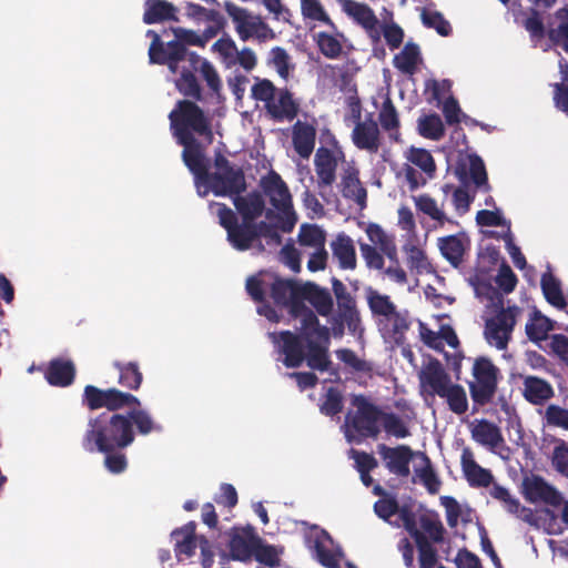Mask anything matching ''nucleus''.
Instances as JSON below:
<instances>
[{
	"label": "nucleus",
	"instance_id": "19",
	"mask_svg": "<svg viewBox=\"0 0 568 568\" xmlns=\"http://www.w3.org/2000/svg\"><path fill=\"white\" fill-rule=\"evenodd\" d=\"M171 537L175 540L174 552L179 561L194 556L197 547L196 524L189 521L180 528L171 532Z\"/></svg>",
	"mask_w": 568,
	"mask_h": 568
},
{
	"label": "nucleus",
	"instance_id": "37",
	"mask_svg": "<svg viewBox=\"0 0 568 568\" xmlns=\"http://www.w3.org/2000/svg\"><path fill=\"white\" fill-rule=\"evenodd\" d=\"M195 71L191 67H183L180 77L175 80L178 91L184 97L193 99L194 103L203 100L201 85L194 74Z\"/></svg>",
	"mask_w": 568,
	"mask_h": 568
},
{
	"label": "nucleus",
	"instance_id": "64",
	"mask_svg": "<svg viewBox=\"0 0 568 568\" xmlns=\"http://www.w3.org/2000/svg\"><path fill=\"white\" fill-rule=\"evenodd\" d=\"M337 358L343 362L345 365L349 366L356 372H368L371 371V365L361 359L356 353L351 348H341L336 351Z\"/></svg>",
	"mask_w": 568,
	"mask_h": 568
},
{
	"label": "nucleus",
	"instance_id": "47",
	"mask_svg": "<svg viewBox=\"0 0 568 568\" xmlns=\"http://www.w3.org/2000/svg\"><path fill=\"white\" fill-rule=\"evenodd\" d=\"M333 317L346 323L347 329L352 335L361 334L364 331L357 306L337 308V313Z\"/></svg>",
	"mask_w": 568,
	"mask_h": 568
},
{
	"label": "nucleus",
	"instance_id": "33",
	"mask_svg": "<svg viewBox=\"0 0 568 568\" xmlns=\"http://www.w3.org/2000/svg\"><path fill=\"white\" fill-rule=\"evenodd\" d=\"M257 541L258 537L253 535H244L237 531L234 532L229 542L232 558L240 561L250 560L253 556Z\"/></svg>",
	"mask_w": 568,
	"mask_h": 568
},
{
	"label": "nucleus",
	"instance_id": "17",
	"mask_svg": "<svg viewBox=\"0 0 568 568\" xmlns=\"http://www.w3.org/2000/svg\"><path fill=\"white\" fill-rule=\"evenodd\" d=\"M267 114L275 121H292L300 111V104L294 100L292 92L284 88L278 89L273 100L265 105Z\"/></svg>",
	"mask_w": 568,
	"mask_h": 568
},
{
	"label": "nucleus",
	"instance_id": "60",
	"mask_svg": "<svg viewBox=\"0 0 568 568\" xmlns=\"http://www.w3.org/2000/svg\"><path fill=\"white\" fill-rule=\"evenodd\" d=\"M245 287L247 294L254 302L264 303L266 301V290H270V282H267L264 277L250 276L246 280Z\"/></svg>",
	"mask_w": 568,
	"mask_h": 568
},
{
	"label": "nucleus",
	"instance_id": "50",
	"mask_svg": "<svg viewBox=\"0 0 568 568\" xmlns=\"http://www.w3.org/2000/svg\"><path fill=\"white\" fill-rule=\"evenodd\" d=\"M408 160L429 178H433L436 172V164L429 151L419 148H410Z\"/></svg>",
	"mask_w": 568,
	"mask_h": 568
},
{
	"label": "nucleus",
	"instance_id": "59",
	"mask_svg": "<svg viewBox=\"0 0 568 568\" xmlns=\"http://www.w3.org/2000/svg\"><path fill=\"white\" fill-rule=\"evenodd\" d=\"M469 174L477 187H485L486 191L490 189L485 164L477 155L469 158Z\"/></svg>",
	"mask_w": 568,
	"mask_h": 568
},
{
	"label": "nucleus",
	"instance_id": "5",
	"mask_svg": "<svg viewBox=\"0 0 568 568\" xmlns=\"http://www.w3.org/2000/svg\"><path fill=\"white\" fill-rule=\"evenodd\" d=\"M420 379L433 392L446 399L448 408L463 415L468 410V399L465 388L459 384H452L449 375L437 358H432L422 371Z\"/></svg>",
	"mask_w": 568,
	"mask_h": 568
},
{
	"label": "nucleus",
	"instance_id": "63",
	"mask_svg": "<svg viewBox=\"0 0 568 568\" xmlns=\"http://www.w3.org/2000/svg\"><path fill=\"white\" fill-rule=\"evenodd\" d=\"M545 419L547 425L568 430V409L551 404L546 408Z\"/></svg>",
	"mask_w": 568,
	"mask_h": 568
},
{
	"label": "nucleus",
	"instance_id": "12",
	"mask_svg": "<svg viewBox=\"0 0 568 568\" xmlns=\"http://www.w3.org/2000/svg\"><path fill=\"white\" fill-rule=\"evenodd\" d=\"M261 187L264 194L270 199L273 207L287 217L288 226H283V230L290 231L295 224L296 217L287 184L277 172L271 171L261 179Z\"/></svg>",
	"mask_w": 568,
	"mask_h": 568
},
{
	"label": "nucleus",
	"instance_id": "52",
	"mask_svg": "<svg viewBox=\"0 0 568 568\" xmlns=\"http://www.w3.org/2000/svg\"><path fill=\"white\" fill-rule=\"evenodd\" d=\"M422 529L428 534L434 542H442L444 539L445 528L435 514H423L418 518Z\"/></svg>",
	"mask_w": 568,
	"mask_h": 568
},
{
	"label": "nucleus",
	"instance_id": "24",
	"mask_svg": "<svg viewBox=\"0 0 568 568\" xmlns=\"http://www.w3.org/2000/svg\"><path fill=\"white\" fill-rule=\"evenodd\" d=\"M316 129L307 122L296 121L293 125L292 142L295 152L303 159H308L314 151Z\"/></svg>",
	"mask_w": 568,
	"mask_h": 568
},
{
	"label": "nucleus",
	"instance_id": "22",
	"mask_svg": "<svg viewBox=\"0 0 568 568\" xmlns=\"http://www.w3.org/2000/svg\"><path fill=\"white\" fill-rule=\"evenodd\" d=\"M233 204L242 217V221L253 222L262 216L265 210V201L260 192L253 191L246 195H234Z\"/></svg>",
	"mask_w": 568,
	"mask_h": 568
},
{
	"label": "nucleus",
	"instance_id": "32",
	"mask_svg": "<svg viewBox=\"0 0 568 568\" xmlns=\"http://www.w3.org/2000/svg\"><path fill=\"white\" fill-rule=\"evenodd\" d=\"M113 367L119 372L118 383L123 388L138 390L143 381V374L140 371L138 362L114 361Z\"/></svg>",
	"mask_w": 568,
	"mask_h": 568
},
{
	"label": "nucleus",
	"instance_id": "26",
	"mask_svg": "<svg viewBox=\"0 0 568 568\" xmlns=\"http://www.w3.org/2000/svg\"><path fill=\"white\" fill-rule=\"evenodd\" d=\"M178 8L166 0H145L143 22L145 24L179 21Z\"/></svg>",
	"mask_w": 568,
	"mask_h": 568
},
{
	"label": "nucleus",
	"instance_id": "11",
	"mask_svg": "<svg viewBox=\"0 0 568 568\" xmlns=\"http://www.w3.org/2000/svg\"><path fill=\"white\" fill-rule=\"evenodd\" d=\"M499 304L500 310L485 321L484 337L488 345L504 351L511 339L520 308L517 305L504 307L501 300Z\"/></svg>",
	"mask_w": 568,
	"mask_h": 568
},
{
	"label": "nucleus",
	"instance_id": "27",
	"mask_svg": "<svg viewBox=\"0 0 568 568\" xmlns=\"http://www.w3.org/2000/svg\"><path fill=\"white\" fill-rule=\"evenodd\" d=\"M490 496L503 503L504 508L508 513L516 515L528 524L535 523L532 510L528 507L521 506L519 500L514 497L507 488L495 484L490 490Z\"/></svg>",
	"mask_w": 568,
	"mask_h": 568
},
{
	"label": "nucleus",
	"instance_id": "44",
	"mask_svg": "<svg viewBox=\"0 0 568 568\" xmlns=\"http://www.w3.org/2000/svg\"><path fill=\"white\" fill-rule=\"evenodd\" d=\"M344 408V400L337 387H328L320 405V412L328 417L338 415Z\"/></svg>",
	"mask_w": 568,
	"mask_h": 568
},
{
	"label": "nucleus",
	"instance_id": "49",
	"mask_svg": "<svg viewBox=\"0 0 568 568\" xmlns=\"http://www.w3.org/2000/svg\"><path fill=\"white\" fill-rule=\"evenodd\" d=\"M557 16L561 21L557 28L548 31V38L554 44L560 45L568 53V10L561 9Z\"/></svg>",
	"mask_w": 568,
	"mask_h": 568
},
{
	"label": "nucleus",
	"instance_id": "51",
	"mask_svg": "<svg viewBox=\"0 0 568 568\" xmlns=\"http://www.w3.org/2000/svg\"><path fill=\"white\" fill-rule=\"evenodd\" d=\"M422 21L425 27L435 29L442 37H448L452 33L450 23L438 11L424 9L422 12Z\"/></svg>",
	"mask_w": 568,
	"mask_h": 568
},
{
	"label": "nucleus",
	"instance_id": "18",
	"mask_svg": "<svg viewBox=\"0 0 568 568\" xmlns=\"http://www.w3.org/2000/svg\"><path fill=\"white\" fill-rule=\"evenodd\" d=\"M469 237L460 232L438 239L442 255L454 266L458 267L464 261V254L469 248Z\"/></svg>",
	"mask_w": 568,
	"mask_h": 568
},
{
	"label": "nucleus",
	"instance_id": "15",
	"mask_svg": "<svg viewBox=\"0 0 568 568\" xmlns=\"http://www.w3.org/2000/svg\"><path fill=\"white\" fill-rule=\"evenodd\" d=\"M377 452L385 462L386 468L398 477H408L410 474L409 464L415 453L407 445L388 447L385 444L377 446Z\"/></svg>",
	"mask_w": 568,
	"mask_h": 568
},
{
	"label": "nucleus",
	"instance_id": "21",
	"mask_svg": "<svg viewBox=\"0 0 568 568\" xmlns=\"http://www.w3.org/2000/svg\"><path fill=\"white\" fill-rule=\"evenodd\" d=\"M462 469L471 487H488L493 481L490 470L483 468L474 458L469 447H465L460 457Z\"/></svg>",
	"mask_w": 568,
	"mask_h": 568
},
{
	"label": "nucleus",
	"instance_id": "55",
	"mask_svg": "<svg viewBox=\"0 0 568 568\" xmlns=\"http://www.w3.org/2000/svg\"><path fill=\"white\" fill-rule=\"evenodd\" d=\"M271 59L270 63L273 64L276 72L283 80H287L293 69L291 64V57L287 51L282 47H275L270 52Z\"/></svg>",
	"mask_w": 568,
	"mask_h": 568
},
{
	"label": "nucleus",
	"instance_id": "30",
	"mask_svg": "<svg viewBox=\"0 0 568 568\" xmlns=\"http://www.w3.org/2000/svg\"><path fill=\"white\" fill-rule=\"evenodd\" d=\"M332 253L343 270H354L356 267V251L353 240L342 233L331 244Z\"/></svg>",
	"mask_w": 568,
	"mask_h": 568
},
{
	"label": "nucleus",
	"instance_id": "35",
	"mask_svg": "<svg viewBox=\"0 0 568 568\" xmlns=\"http://www.w3.org/2000/svg\"><path fill=\"white\" fill-rule=\"evenodd\" d=\"M540 285L546 301L559 308L565 310L567 302L561 290L560 281L550 272L541 275Z\"/></svg>",
	"mask_w": 568,
	"mask_h": 568
},
{
	"label": "nucleus",
	"instance_id": "34",
	"mask_svg": "<svg viewBox=\"0 0 568 568\" xmlns=\"http://www.w3.org/2000/svg\"><path fill=\"white\" fill-rule=\"evenodd\" d=\"M378 121L382 129L388 132L389 138L394 141H398L400 126L399 115L389 97L382 103V108L378 112Z\"/></svg>",
	"mask_w": 568,
	"mask_h": 568
},
{
	"label": "nucleus",
	"instance_id": "41",
	"mask_svg": "<svg viewBox=\"0 0 568 568\" xmlns=\"http://www.w3.org/2000/svg\"><path fill=\"white\" fill-rule=\"evenodd\" d=\"M416 455L419 456L424 463L422 467L415 468L416 475L419 477L420 481L429 494H437L439 491L442 481L436 475L429 457L422 452H418Z\"/></svg>",
	"mask_w": 568,
	"mask_h": 568
},
{
	"label": "nucleus",
	"instance_id": "7",
	"mask_svg": "<svg viewBox=\"0 0 568 568\" xmlns=\"http://www.w3.org/2000/svg\"><path fill=\"white\" fill-rule=\"evenodd\" d=\"M215 171L207 173L202 182L207 184L216 196H234L246 190L244 172L235 168L221 152L214 155Z\"/></svg>",
	"mask_w": 568,
	"mask_h": 568
},
{
	"label": "nucleus",
	"instance_id": "45",
	"mask_svg": "<svg viewBox=\"0 0 568 568\" xmlns=\"http://www.w3.org/2000/svg\"><path fill=\"white\" fill-rule=\"evenodd\" d=\"M418 549V559L420 568H433L437 562L436 549L432 546L425 534L414 538Z\"/></svg>",
	"mask_w": 568,
	"mask_h": 568
},
{
	"label": "nucleus",
	"instance_id": "9",
	"mask_svg": "<svg viewBox=\"0 0 568 568\" xmlns=\"http://www.w3.org/2000/svg\"><path fill=\"white\" fill-rule=\"evenodd\" d=\"M217 206L220 225L227 233V241L233 248L243 252L257 245V233L255 223H239L236 214L224 203H214Z\"/></svg>",
	"mask_w": 568,
	"mask_h": 568
},
{
	"label": "nucleus",
	"instance_id": "2",
	"mask_svg": "<svg viewBox=\"0 0 568 568\" xmlns=\"http://www.w3.org/2000/svg\"><path fill=\"white\" fill-rule=\"evenodd\" d=\"M268 291L275 305L290 307L291 315L301 318L300 333L288 329L268 333L277 352L284 355L283 364L287 368H296L306 362L311 369L329 371V329L304 304L305 287L293 280L274 275Z\"/></svg>",
	"mask_w": 568,
	"mask_h": 568
},
{
	"label": "nucleus",
	"instance_id": "14",
	"mask_svg": "<svg viewBox=\"0 0 568 568\" xmlns=\"http://www.w3.org/2000/svg\"><path fill=\"white\" fill-rule=\"evenodd\" d=\"M523 493L526 500L536 504L558 507L562 503V495L540 476L526 478L523 483Z\"/></svg>",
	"mask_w": 568,
	"mask_h": 568
},
{
	"label": "nucleus",
	"instance_id": "10",
	"mask_svg": "<svg viewBox=\"0 0 568 568\" xmlns=\"http://www.w3.org/2000/svg\"><path fill=\"white\" fill-rule=\"evenodd\" d=\"M149 59L151 63L168 65L172 73L178 72L179 64L182 61H186L189 63L187 68L191 67L193 70H197L201 62V57L193 51H189L183 43L175 41L164 43L158 37L154 41H151Z\"/></svg>",
	"mask_w": 568,
	"mask_h": 568
},
{
	"label": "nucleus",
	"instance_id": "3",
	"mask_svg": "<svg viewBox=\"0 0 568 568\" xmlns=\"http://www.w3.org/2000/svg\"><path fill=\"white\" fill-rule=\"evenodd\" d=\"M170 126L178 143L183 145L182 159L195 178L197 194L207 195V190L201 192V182L209 173L200 142L193 133L203 136L209 143L213 141L210 119L204 111L191 100H179L169 114Z\"/></svg>",
	"mask_w": 568,
	"mask_h": 568
},
{
	"label": "nucleus",
	"instance_id": "1",
	"mask_svg": "<svg viewBox=\"0 0 568 568\" xmlns=\"http://www.w3.org/2000/svg\"><path fill=\"white\" fill-rule=\"evenodd\" d=\"M82 404L90 410L106 409L88 420V428L81 440L87 453L125 449L135 440L134 427L141 436L163 432V426L150 412L141 408L140 399L131 393L114 387L101 389L87 385Z\"/></svg>",
	"mask_w": 568,
	"mask_h": 568
},
{
	"label": "nucleus",
	"instance_id": "38",
	"mask_svg": "<svg viewBox=\"0 0 568 568\" xmlns=\"http://www.w3.org/2000/svg\"><path fill=\"white\" fill-rule=\"evenodd\" d=\"M414 202L417 211L435 221L438 226L442 227L446 223H454V221L445 214L444 210L438 206L436 200L430 195L420 194L418 196H414Z\"/></svg>",
	"mask_w": 568,
	"mask_h": 568
},
{
	"label": "nucleus",
	"instance_id": "57",
	"mask_svg": "<svg viewBox=\"0 0 568 568\" xmlns=\"http://www.w3.org/2000/svg\"><path fill=\"white\" fill-rule=\"evenodd\" d=\"M197 71L201 72L209 89L213 93L220 94L221 89H222V82H221V78H220L216 69L214 68V65L210 61L201 58V62L199 63Z\"/></svg>",
	"mask_w": 568,
	"mask_h": 568
},
{
	"label": "nucleus",
	"instance_id": "43",
	"mask_svg": "<svg viewBox=\"0 0 568 568\" xmlns=\"http://www.w3.org/2000/svg\"><path fill=\"white\" fill-rule=\"evenodd\" d=\"M343 9L349 17H352L364 29L366 27L372 26L373 22H378V19L375 16L372 8H369L365 3H359L354 0H346L344 2Z\"/></svg>",
	"mask_w": 568,
	"mask_h": 568
},
{
	"label": "nucleus",
	"instance_id": "62",
	"mask_svg": "<svg viewBox=\"0 0 568 568\" xmlns=\"http://www.w3.org/2000/svg\"><path fill=\"white\" fill-rule=\"evenodd\" d=\"M104 454L103 465L111 474H122L128 468V458L122 450H111Z\"/></svg>",
	"mask_w": 568,
	"mask_h": 568
},
{
	"label": "nucleus",
	"instance_id": "46",
	"mask_svg": "<svg viewBox=\"0 0 568 568\" xmlns=\"http://www.w3.org/2000/svg\"><path fill=\"white\" fill-rule=\"evenodd\" d=\"M381 422L384 430L396 438H406L410 436L409 428L404 420L395 413L382 412Z\"/></svg>",
	"mask_w": 568,
	"mask_h": 568
},
{
	"label": "nucleus",
	"instance_id": "8",
	"mask_svg": "<svg viewBox=\"0 0 568 568\" xmlns=\"http://www.w3.org/2000/svg\"><path fill=\"white\" fill-rule=\"evenodd\" d=\"M372 244L359 243L361 255L369 270H383L385 257H395V237L387 234L377 223H369L365 229Z\"/></svg>",
	"mask_w": 568,
	"mask_h": 568
},
{
	"label": "nucleus",
	"instance_id": "29",
	"mask_svg": "<svg viewBox=\"0 0 568 568\" xmlns=\"http://www.w3.org/2000/svg\"><path fill=\"white\" fill-rule=\"evenodd\" d=\"M523 384V395L532 405H542L554 396L552 386L542 378L525 376Z\"/></svg>",
	"mask_w": 568,
	"mask_h": 568
},
{
	"label": "nucleus",
	"instance_id": "56",
	"mask_svg": "<svg viewBox=\"0 0 568 568\" xmlns=\"http://www.w3.org/2000/svg\"><path fill=\"white\" fill-rule=\"evenodd\" d=\"M405 251L407 254V265L412 271H416L418 274L428 271L430 264L424 250L416 245H410L405 247Z\"/></svg>",
	"mask_w": 568,
	"mask_h": 568
},
{
	"label": "nucleus",
	"instance_id": "23",
	"mask_svg": "<svg viewBox=\"0 0 568 568\" xmlns=\"http://www.w3.org/2000/svg\"><path fill=\"white\" fill-rule=\"evenodd\" d=\"M378 325L389 338L398 346L405 344L406 333L410 327V320L408 311H394L392 316L379 320Z\"/></svg>",
	"mask_w": 568,
	"mask_h": 568
},
{
	"label": "nucleus",
	"instance_id": "31",
	"mask_svg": "<svg viewBox=\"0 0 568 568\" xmlns=\"http://www.w3.org/2000/svg\"><path fill=\"white\" fill-rule=\"evenodd\" d=\"M304 287V298H306L314 307L316 312L315 314L324 317L331 315L334 307V301L328 290L320 287L316 284H310L308 286Z\"/></svg>",
	"mask_w": 568,
	"mask_h": 568
},
{
	"label": "nucleus",
	"instance_id": "58",
	"mask_svg": "<svg viewBox=\"0 0 568 568\" xmlns=\"http://www.w3.org/2000/svg\"><path fill=\"white\" fill-rule=\"evenodd\" d=\"M300 242L302 245L324 247L325 235L317 225H302L300 232Z\"/></svg>",
	"mask_w": 568,
	"mask_h": 568
},
{
	"label": "nucleus",
	"instance_id": "48",
	"mask_svg": "<svg viewBox=\"0 0 568 568\" xmlns=\"http://www.w3.org/2000/svg\"><path fill=\"white\" fill-rule=\"evenodd\" d=\"M315 41L321 53L328 59H337L343 51L342 43L327 32H318Z\"/></svg>",
	"mask_w": 568,
	"mask_h": 568
},
{
	"label": "nucleus",
	"instance_id": "39",
	"mask_svg": "<svg viewBox=\"0 0 568 568\" xmlns=\"http://www.w3.org/2000/svg\"><path fill=\"white\" fill-rule=\"evenodd\" d=\"M525 329L531 342L539 343L548 338V333L554 329V322L536 311Z\"/></svg>",
	"mask_w": 568,
	"mask_h": 568
},
{
	"label": "nucleus",
	"instance_id": "53",
	"mask_svg": "<svg viewBox=\"0 0 568 568\" xmlns=\"http://www.w3.org/2000/svg\"><path fill=\"white\" fill-rule=\"evenodd\" d=\"M301 10L304 18L316 20L335 28L334 22L325 12L320 0H301Z\"/></svg>",
	"mask_w": 568,
	"mask_h": 568
},
{
	"label": "nucleus",
	"instance_id": "20",
	"mask_svg": "<svg viewBox=\"0 0 568 568\" xmlns=\"http://www.w3.org/2000/svg\"><path fill=\"white\" fill-rule=\"evenodd\" d=\"M341 186L342 195L345 199L354 201L361 209L366 206L367 191L359 180V171L357 168L348 165L344 170Z\"/></svg>",
	"mask_w": 568,
	"mask_h": 568
},
{
	"label": "nucleus",
	"instance_id": "16",
	"mask_svg": "<svg viewBox=\"0 0 568 568\" xmlns=\"http://www.w3.org/2000/svg\"><path fill=\"white\" fill-rule=\"evenodd\" d=\"M351 136L353 144L359 150L376 153L381 146L379 128L372 114L365 120L355 123Z\"/></svg>",
	"mask_w": 568,
	"mask_h": 568
},
{
	"label": "nucleus",
	"instance_id": "42",
	"mask_svg": "<svg viewBox=\"0 0 568 568\" xmlns=\"http://www.w3.org/2000/svg\"><path fill=\"white\" fill-rule=\"evenodd\" d=\"M418 133L433 141H439L445 135V126L437 113L423 115L418 119Z\"/></svg>",
	"mask_w": 568,
	"mask_h": 568
},
{
	"label": "nucleus",
	"instance_id": "25",
	"mask_svg": "<svg viewBox=\"0 0 568 568\" xmlns=\"http://www.w3.org/2000/svg\"><path fill=\"white\" fill-rule=\"evenodd\" d=\"M44 376L50 385L67 387L74 381L75 366L70 359L54 358L50 361Z\"/></svg>",
	"mask_w": 568,
	"mask_h": 568
},
{
	"label": "nucleus",
	"instance_id": "61",
	"mask_svg": "<svg viewBox=\"0 0 568 568\" xmlns=\"http://www.w3.org/2000/svg\"><path fill=\"white\" fill-rule=\"evenodd\" d=\"M253 556L258 562L264 564L271 568L277 567L280 565V558L275 547L271 545H263L260 538L255 545Z\"/></svg>",
	"mask_w": 568,
	"mask_h": 568
},
{
	"label": "nucleus",
	"instance_id": "54",
	"mask_svg": "<svg viewBox=\"0 0 568 568\" xmlns=\"http://www.w3.org/2000/svg\"><path fill=\"white\" fill-rule=\"evenodd\" d=\"M277 90L271 80L255 78V83L251 88V97L256 101L264 102L265 106L276 95Z\"/></svg>",
	"mask_w": 568,
	"mask_h": 568
},
{
	"label": "nucleus",
	"instance_id": "6",
	"mask_svg": "<svg viewBox=\"0 0 568 568\" xmlns=\"http://www.w3.org/2000/svg\"><path fill=\"white\" fill-rule=\"evenodd\" d=\"M471 375L474 381L468 383V388L474 414L478 412L479 407L493 402L497 393L500 371L490 358L479 356L474 361Z\"/></svg>",
	"mask_w": 568,
	"mask_h": 568
},
{
	"label": "nucleus",
	"instance_id": "28",
	"mask_svg": "<svg viewBox=\"0 0 568 568\" xmlns=\"http://www.w3.org/2000/svg\"><path fill=\"white\" fill-rule=\"evenodd\" d=\"M470 434L476 443L490 448H496L504 442L500 428L487 419H476L471 424Z\"/></svg>",
	"mask_w": 568,
	"mask_h": 568
},
{
	"label": "nucleus",
	"instance_id": "13",
	"mask_svg": "<svg viewBox=\"0 0 568 568\" xmlns=\"http://www.w3.org/2000/svg\"><path fill=\"white\" fill-rule=\"evenodd\" d=\"M335 150L325 146H320L314 156V168L317 176V189L322 191L331 187L336 181V170L339 162L345 161L344 151L337 145L334 140Z\"/></svg>",
	"mask_w": 568,
	"mask_h": 568
},
{
	"label": "nucleus",
	"instance_id": "40",
	"mask_svg": "<svg viewBox=\"0 0 568 568\" xmlns=\"http://www.w3.org/2000/svg\"><path fill=\"white\" fill-rule=\"evenodd\" d=\"M366 300L373 316L382 317L381 320L392 316L397 308L388 295L373 288L367 290Z\"/></svg>",
	"mask_w": 568,
	"mask_h": 568
},
{
	"label": "nucleus",
	"instance_id": "4",
	"mask_svg": "<svg viewBox=\"0 0 568 568\" xmlns=\"http://www.w3.org/2000/svg\"><path fill=\"white\" fill-rule=\"evenodd\" d=\"M352 405L355 412H348L345 416L347 440L361 444L367 438H376L381 433L383 410L363 395L354 396Z\"/></svg>",
	"mask_w": 568,
	"mask_h": 568
},
{
	"label": "nucleus",
	"instance_id": "36",
	"mask_svg": "<svg viewBox=\"0 0 568 568\" xmlns=\"http://www.w3.org/2000/svg\"><path fill=\"white\" fill-rule=\"evenodd\" d=\"M420 61V50L416 43L407 42L402 51L394 57V67L404 74L413 75Z\"/></svg>",
	"mask_w": 568,
	"mask_h": 568
}]
</instances>
